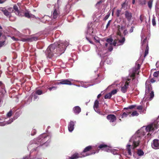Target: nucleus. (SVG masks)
<instances>
[{
	"instance_id": "nucleus-43",
	"label": "nucleus",
	"mask_w": 159,
	"mask_h": 159,
	"mask_svg": "<svg viewBox=\"0 0 159 159\" xmlns=\"http://www.w3.org/2000/svg\"><path fill=\"white\" fill-rule=\"evenodd\" d=\"M112 45H108L107 46H109V48H108V50L110 52L111 51L113 50V47H112Z\"/></svg>"
},
{
	"instance_id": "nucleus-64",
	"label": "nucleus",
	"mask_w": 159,
	"mask_h": 159,
	"mask_svg": "<svg viewBox=\"0 0 159 159\" xmlns=\"http://www.w3.org/2000/svg\"><path fill=\"white\" fill-rule=\"evenodd\" d=\"M135 3V0H133L132 3L134 4Z\"/></svg>"
},
{
	"instance_id": "nucleus-59",
	"label": "nucleus",
	"mask_w": 159,
	"mask_h": 159,
	"mask_svg": "<svg viewBox=\"0 0 159 159\" xmlns=\"http://www.w3.org/2000/svg\"><path fill=\"white\" fill-rule=\"evenodd\" d=\"M6 0H0V4L4 3Z\"/></svg>"
},
{
	"instance_id": "nucleus-58",
	"label": "nucleus",
	"mask_w": 159,
	"mask_h": 159,
	"mask_svg": "<svg viewBox=\"0 0 159 159\" xmlns=\"http://www.w3.org/2000/svg\"><path fill=\"white\" fill-rule=\"evenodd\" d=\"M150 81L151 83H153L155 82V80L154 79V78H152L151 80Z\"/></svg>"
},
{
	"instance_id": "nucleus-12",
	"label": "nucleus",
	"mask_w": 159,
	"mask_h": 159,
	"mask_svg": "<svg viewBox=\"0 0 159 159\" xmlns=\"http://www.w3.org/2000/svg\"><path fill=\"white\" fill-rule=\"evenodd\" d=\"M73 80H74L71 79L61 80H60V82H57L56 84L58 85L62 84L71 85L72 84L71 83V82L73 81Z\"/></svg>"
},
{
	"instance_id": "nucleus-57",
	"label": "nucleus",
	"mask_w": 159,
	"mask_h": 159,
	"mask_svg": "<svg viewBox=\"0 0 159 159\" xmlns=\"http://www.w3.org/2000/svg\"><path fill=\"white\" fill-rule=\"evenodd\" d=\"M117 16L118 17L119 16V14L120 12V11L119 10H117Z\"/></svg>"
},
{
	"instance_id": "nucleus-50",
	"label": "nucleus",
	"mask_w": 159,
	"mask_h": 159,
	"mask_svg": "<svg viewBox=\"0 0 159 159\" xmlns=\"http://www.w3.org/2000/svg\"><path fill=\"white\" fill-rule=\"evenodd\" d=\"M134 28V26H132L131 27V28L129 30V32L130 33H131L133 32Z\"/></svg>"
},
{
	"instance_id": "nucleus-51",
	"label": "nucleus",
	"mask_w": 159,
	"mask_h": 159,
	"mask_svg": "<svg viewBox=\"0 0 159 159\" xmlns=\"http://www.w3.org/2000/svg\"><path fill=\"white\" fill-rule=\"evenodd\" d=\"M128 31L127 30H124L123 32V34H124L125 35L128 34Z\"/></svg>"
},
{
	"instance_id": "nucleus-46",
	"label": "nucleus",
	"mask_w": 159,
	"mask_h": 159,
	"mask_svg": "<svg viewBox=\"0 0 159 159\" xmlns=\"http://www.w3.org/2000/svg\"><path fill=\"white\" fill-rule=\"evenodd\" d=\"M12 115V111H10L7 114V116L8 117H11Z\"/></svg>"
},
{
	"instance_id": "nucleus-1",
	"label": "nucleus",
	"mask_w": 159,
	"mask_h": 159,
	"mask_svg": "<svg viewBox=\"0 0 159 159\" xmlns=\"http://www.w3.org/2000/svg\"><path fill=\"white\" fill-rule=\"evenodd\" d=\"M69 45L67 41H59L50 45L45 51L48 58L54 59L64 52Z\"/></svg>"
},
{
	"instance_id": "nucleus-45",
	"label": "nucleus",
	"mask_w": 159,
	"mask_h": 159,
	"mask_svg": "<svg viewBox=\"0 0 159 159\" xmlns=\"http://www.w3.org/2000/svg\"><path fill=\"white\" fill-rule=\"evenodd\" d=\"M117 92V91L116 89H114L111 91L110 93L111 94V95H114Z\"/></svg>"
},
{
	"instance_id": "nucleus-8",
	"label": "nucleus",
	"mask_w": 159,
	"mask_h": 159,
	"mask_svg": "<svg viewBox=\"0 0 159 159\" xmlns=\"http://www.w3.org/2000/svg\"><path fill=\"white\" fill-rule=\"evenodd\" d=\"M50 137L47 135L46 134H43L41 135L37 138V140L41 144L45 142L47 139L48 140L44 143L46 146H47V144L50 143V140L49 139Z\"/></svg>"
},
{
	"instance_id": "nucleus-60",
	"label": "nucleus",
	"mask_w": 159,
	"mask_h": 159,
	"mask_svg": "<svg viewBox=\"0 0 159 159\" xmlns=\"http://www.w3.org/2000/svg\"><path fill=\"white\" fill-rule=\"evenodd\" d=\"M101 95H102L101 93H100L97 96L98 98H100L101 97Z\"/></svg>"
},
{
	"instance_id": "nucleus-63",
	"label": "nucleus",
	"mask_w": 159,
	"mask_h": 159,
	"mask_svg": "<svg viewBox=\"0 0 159 159\" xmlns=\"http://www.w3.org/2000/svg\"><path fill=\"white\" fill-rule=\"evenodd\" d=\"M108 17V16H107L105 18V20L107 19Z\"/></svg>"
},
{
	"instance_id": "nucleus-4",
	"label": "nucleus",
	"mask_w": 159,
	"mask_h": 159,
	"mask_svg": "<svg viewBox=\"0 0 159 159\" xmlns=\"http://www.w3.org/2000/svg\"><path fill=\"white\" fill-rule=\"evenodd\" d=\"M92 148V146H88L84 148L83 151L81 154L75 153L73 154L71 157H70V159H76L79 158H81L83 157H85L93 154L98 153L99 152V150H98L95 152H93L91 153H88L87 152L89 151Z\"/></svg>"
},
{
	"instance_id": "nucleus-15",
	"label": "nucleus",
	"mask_w": 159,
	"mask_h": 159,
	"mask_svg": "<svg viewBox=\"0 0 159 159\" xmlns=\"http://www.w3.org/2000/svg\"><path fill=\"white\" fill-rule=\"evenodd\" d=\"M56 6H57V8L54 9L53 12L52 14L51 15L52 18L54 19H55L57 18L59 16L60 14V11H59V8L58 7H57V5H56L55 6V7H56Z\"/></svg>"
},
{
	"instance_id": "nucleus-18",
	"label": "nucleus",
	"mask_w": 159,
	"mask_h": 159,
	"mask_svg": "<svg viewBox=\"0 0 159 159\" xmlns=\"http://www.w3.org/2000/svg\"><path fill=\"white\" fill-rule=\"evenodd\" d=\"M107 118L110 122L112 123L115 121L116 119L115 116L113 114L108 115L107 117Z\"/></svg>"
},
{
	"instance_id": "nucleus-55",
	"label": "nucleus",
	"mask_w": 159,
	"mask_h": 159,
	"mask_svg": "<svg viewBox=\"0 0 159 159\" xmlns=\"http://www.w3.org/2000/svg\"><path fill=\"white\" fill-rule=\"evenodd\" d=\"M93 37L95 40L97 42H99V38L98 37L94 36Z\"/></svg>"
},
{
	"instance_id": "nucleus-44",
	"label": "nucleus",
	"mask_w": 159,
	"mask_h": 159,
	"mask_svg": "<svg viewBox=\"0 0 159 159\" xmlns=\"http://www.w3.org/2000/svg\"><path fill=\"white\" fill-rule=\"evenodd\" d=\"M57 87H55V86H53L52 87H50L48 89L50 90V91H51L52 90H56L57 89Z\"/></svg>"
},
{
	"instance_id": "nucleus-31",
	"label": "nucleus",
	"mask_w": 159,
	"mask_h": 159,
	"mask_svg": "<svg viewBox=\"0 0 159 159\" xmlns=\"http://www.w3.org/2000/svg\"><path fill=\"white\" fill-rule=\"evenodd\" d=\"M137 153L139 156H141L143 155L144 154L143 152L141 149L138 150L137 152Z\"/></svg>"
},
{
	"instance_id": "nucleus-10",
	"label": "nucleus",
	"mask_w": 159,
	"mask_h": 159,
	"mask_svg": "<svg viewBox=\"0 0 159 159\" xmlns=\"http://www.w3.org/2000/svg\"><path fill=\"white\" fill-rule=\"evenodd\" d=\"M87 36H86V39L89 43L92 44L93 42L91 41L88 36H90L91 37H93L94 36V33L93 31V29L91 27H88L87 30L86 31Z\"/></svg>"
},
{
	"instance_id": "nucleus-36",
	"label": "nucleus",
	"mask_w": 159,
	"mask_h": 159,
	"mask_svg": "<svg viewBox=\"0 0 159 159\" xmlns=\"http://www.w3.org/2000/svg\"><path fill=\"white\" fill-rule=\"evenodd\" d=\"M139 114V113L137 111H135L132 113L131 114V116H138Z\"/></svg>"
},
{
	"instance_id": "nucleus-7",
	"label": "nucleus",
	"mask_w": 159,
	"mask_h": 159,
	"mask_svg": "<svg viewBox=\"0 0 159 159\" xmlns=\"http://www.w3.org/2000/svg\"><path fill=\"white\" fill-rule=\"evenodd\" d=\"M11 38L13 40L15 41H17L19 40L23 42L30 41L31 42L34 41H35L39 39V37L36 35H34L31 37H25L24 38H21L20 39H18L14 37H11Z\"/></svg>"
},
{
	"instance_id": "nucleus-6",
	"label": "nucleus",
	"mask_w": 159,
	"mask_h": 159,
	"mask_svg": "<svg viewBox=\"0 0 159 159\" xmlns=\"http://www.w3.org/2000/svg\"><path fill=\"white\" fill-rule=\"evenodd\" d=\"M98 148L102 150L107 152H111L114 155L118 154L119 153V150L118 149H111V148L105 144H101L99 145Z\"/></svg>"
},
{
	"instance_id": "nucleus-61",
	"label": "nucleus",
	"mask_w": 159,
	"mask_h": 159,
	"mask_svg": "<svg viewBox=\"0 0 159 159\" xmlns=\"http://www.w3.org/2000/svg\"><path fill=\"white\" fill-rule=\"evenodd\" d=\"M159 62H157V63H156V66L157 67L158 66V65H159Z\"/></svg>"
},
{
	"instance_id": "nucleus-48",
	"label": "nucleus",
	"mask_w": 159,
	"mask_h": 159,
	"mask_svg": "<svg viewBox=\"0 0 159 159\" xmlns=\"http://www.w3.org/2000/svg\"><path fill=\"white\" fill-rule=\"evenodd\" d=\"M5 43V41H0V48L4 45Z\"/></svg>"
},
{
	"instance_id": "nucleus-41",
	"label": "nucleus",
	"mask_w": 159,
	"mask_h": 159,
	"mask_svg": "<svg viewBox=\"0 0 159 159\" xmlns=\"http://www.w3.org/2000/svg\"><path fill=\"white\" fill-rule=\"evenodd\" d=\"M128 114L125 112H124L121 115V118L126 117L128 116Z\"/></svg>"
},
{
	"instance_id": "nucleus-40",
	"label": "nucleus",
	"mask_w": 159,
	"mask_h": 159,
	"mask_svg": "<svg viewBox=\"0 0 159 159\" xmlns=\"http://www.w3.org/2000/svg\"><path fill=\"white\" fill-rule=\"evenodd\" d=\"M159 75V71H157L154 72L153 74V76L155 77H158Z\"/></svg>"
},
{
	"instance_id": "nucleus-11",
	"label": "nucleus",
	"mask_w": 159,
	"mask_h": 159,
	"mask_svg": "<svg viewBox=\"0 0 159 159\" xmlns=\"http://www.w3.org/2000/svg\"><path fill=\"white\" fill-rule=\"evenodd\" d=\"M143 128V130L145 132V127H142ZM155 128L157 129V126L155 125L154 124H151L149 125H148L145 129V131L146 132H150L152 131H153L155 129Z\"/></svg>"
},
{
	"instance_id": "nucleus-21",
	"label": "nucleus",
	"mask_w": 159,
	"mask_h": 159,
	"mask_svg": "<svg viewBox=\"0 0 159 159\" xmlns=\"http://www.w3.org/2000/svg\"><path fill=\"white\" fill-rule=\"evenodd\" d=\"M98 105L99 102L98 100H97L95 102L93 106V108L96 112L100 113V110L98 109Z\"/></svg>"
},
{
	"instance_id": "nucleus-25",
	"label": "nucleus",
	"mask_w": 159,
	"mask_h": 159,
	"mask_svg": "<svg viewBox=\"0 0 159 159\" xmlns=\"http://www.w3.org/2000/svg\"><path fill=\"white\" fill-rule=\"evenodd\" d=\"M50 17L47 15H45L41 19V21L43 23H46V21H49L50 20Z\"/></svg>"
},
{
	"instance_id": "nucleus-29",
	"label": "nucleus",
	"mask_w": 159,
	"mask_h": 159,
	"mask_svg": "<svg viewBox=\"0 0 159 159\" xmlns=\"http://www.w3.org/2000/svg\"><path fill=\"white\" fill-rule=\"evenodd\" d=\"M47 89H46V90L45 91H43V92L41 90L38 89V90H37L36 91L35 93H36V94H38L39 95H40L43 94V93H45L46 92H47Z\"/></svg>"
},
{
	"instance_id": "nucleus-56",
	"label": "nucleus",
	"mask_w": 159,
	"mask_h": 159,
	"mask_svg": "<svg viewBox=\"0 0 159 159\" xmlns=\"http://www.w3.org/2000/svg\"><path fill=\"white\" fill-rule=\"evenodd\" d=\"M139 19H140V20H141V22H142L143 20V18L142 15H140V16Z\"/></svg>"
},
{
	"instance_id": "nucleus-37",
	"label": "nucleus",
	"mask_w": 159,
	"mask_h": 159,
	"mask_svg": "<svg viewBox=\"0 0 159 159\" xmlns=\"http://www.w3.org/2000/svg\"><path fill=\"white\" fill-rule=\"evenodd\" d=\"M152 24L154 26L156 25V21H155V17L154 16H153V18L152 19Z\"/></svg>"
},
{
	"instance_id": "nucleus-62",
	"label": "nucleus",
	"mask_w": 159,
	"mask_h": 159,
	"mask_svg": "<svg viewBox=\"0 0 159 159\" xmlns=\"http://www.w3.org/2000/svg\"><path fill=\"white\" fill-rule=\"evenodd\" d=\"M100 115H103V116H104L105 115V114H103V113H102L101 112H100V113H98Z\"/></svg>"
},
{
	"instance_id": "nucleus-34",
	"label": "nucleus",
	"mask_w": 159,
	"mask_h": 159,
	"mask_svg": "<svg viewBox=\"0 0 159 159\" xmlns=\"http://www.w3.org/2000/svg\"><path fill=\"white\" fill-rule=\"evenodd\" d=\"M152 0H150L148 2V6L150 9H151L152 7Z\"/></svg>"
},
{
	"instance_id": "nucleus-26",
	"label": "nucleus",
	"mask_w": 159,
	"mask_h": 159,
	"mask_svg": "<svg viewBox=\"0 0 159 159\" xmlns=\"http://www.w3.org/2000/svg\"><path fill=\"white\" fill-rule=\"evenodd\" d=\"M13 11H14V12L16 14L19 16H20L21 14L19 12L17 7L16 5H15L13 6V8H12Z\"/></svg>"
},
{
	"instance_id": "nucleus-42",
	"label": "nucleus",
	"mask_w": 159,
	"mask_h": 159,
	"mask_svg": "<svg viewBox=\"0 0 159 159\" xmlns=\"http://www.w3.org/2000/svg\"><path fill=\"white\" fill-rule=\"evenodd\" d=\"M37 94L35 93H33L32 94V96L33 97L34 99V100H35L37 98H38V96L37 95Z\"/></svg>"
},
{
	"instance_id": "nucleus-33",
	"label": "nucleus",
	"mask_w": 159,
	"mask_h": 159,
	"mask_svg": "<svg viewBox=\"0 0 159 159\" xmlns=\"http://www.w3.org/2000/svg\"><path fill=\"white\" fill-rule=\"evenodd\" d=\"M112 60L111 58H107L105 60V62L107 64H110L111 63Z\"/></svg>"
},
{
	"instance_id": "nucleus-13",
	"label": "nucleus",
	"mask_w": 159,
	"mask_h": 159,
	"mask_svg": "<svg viewBox=\"0 0 159 159\" xmlns=\"http://www.w3.org/2000/svg\"><path fill=\"white\" fill-rule=\"evenodd\" d=\"M146 42L147 38H145L143 40V41L142 42V48H144L146 46V45H147L144 56V57L146 56L148 53L149 48L147 43H146Z\"/></svg>"
},
{
	"instance_id": "nucleus-16",
	"label": "nucleus",
	"mask_w": 159,
	"mask_h": 159,
	"mask_svg": "<svg viewBox=\"0 0 159 159\" xmlns=\"http://www.w3.org/2000/svg\"><path fill=\"white\" fill-rule=\"evenodd\" d=\"M107 43H105V46L107 47L108 45H113L115 46L116 45V43L114 41L113 42V40L111 38H109L106 40Z\"/></svg>"
},
{
	"instance_id": "nucleus-5",
	"label": "nucleus",
	"mask_w": 159,
	"mask_h": 159,
	"mask_svg": "<svg viewBox=\"0 0 159 159\" xmlns=\"http://www.w3.org/2000/svg\"><path fill=\"white\" fill-rule=\"evenodd\" d=\"M150 82L149 80H147L146 82V90L145 97L146 98L149 96V99L151 100L154 96V92L151 91L152 89L151 85H150Z\"/></svg>"
},
{
	"instance_id": "nucleus-17",
	"label": "nucleus",
	"mask_w": 159,
	"mask_h": 159,
	"mask_svg": "<svg viewBox=\"0 0 159 159\" xmlns=\"http://www.w3.org/2000/svg\"><path fill=\"white\" fill-rule=\"evenodd\" d=\"M125 16L129 22L130 21L132 18V13L128 11H125Z\"/></svg>"
},
{
	"instance_id": "nucleus-28",
	"label": "nucleus",
	"mask_w": 159,
	"mask_h": 159,
	"mask_svg": "<svg viewBox=\"0 0 159 159\" xmlns=\"http://www.w3.org/2000/svg\"><path fill=\"white\" fill-rule=\"evenodd\" d=\"M125 40V38L122 37L120 39H118V42L120 43L119 44H118V45H121L123 44L124 43Z\"/></svg>"
},
{
	"instance_id": "nucleus-14",
	"label": "nucleus",
	"mask_w": 159,
	"mask_h": 159,
	"mask_svg": "<svg viewBox=\"0 0 159 159\" xmlns=\"http://www.w3.org/2000/svg\"><path fill=\"white\" fill-rule=\"evenodd\" d=\"M151 146L152 148L154 149H159V140L157 139L153 140L151 143Z\"/></svg>"
},
{
	"instance_id": "nucleus-20",
	"label": "nucleus",
	"mask_w": 159,
	"mask_h": 159,
	"mask_svg": "<svg viewBox=\"0 0 159 159\" xmlns=\"http://www.w3.org/2000/svg\"><path fill=\"white\" fill-rule=\"evenodd\" d=\"M25 16L28 18H35L36 19H40V18L38 17H36L34 15L31 14L29 11H27L25 13Z\"/></svg>"
},
{
	"instance_id": "nucleus-2",
	"label": "nucleus",
	"mask_w": 159,
	"mask_h": 159,
	"mask_svg": "<svg viewBox=\"0 0 159 159\" xmlns=\"http://www.w3.org/2000/svg\"><path fill=\"white\" fill-rule=\"evenodd\" d=\"M143 128L138 130L129 139V144L126 146V149L129 155L132 154V150L133 151L135 148L140 145L142 138L145 135Z\"/></svg>"
},
{
	"instance_id": "nucleus-32",
	"label": "nucleus",
	"mask_w": 159,
	"mask_h": 159,
	"mask_svg": "<svg viewBox=\"0 0 159 159\" xmlns=\"http://www.w3.org/2000/svg\"><path fill=\"white\" fill-rule=\"evenodd\" d=\"M112 95L110 93H109L107 94H106L105 97L104 98L105 99H110Z\"/></svg>"
},
{
	"instance_id": "nucleus-24",
	"label": "nucleus",
	"mask_w": 159,
	"mask_h": 159,
	"mask_svg": "<svg viewBox=\"0 0 159 159\" xmlns=\"http://www.w3.org/2000/svg\"><path fill=\"white\" fill-rule=\"evenodd\" d=\"M13 120L12 119H10L9 121H3V122H0V126H4L7 124H11L13 122Z\"/></svg>"
},
{
	"instance_id": "nucleus-54",
	"label": "nucleus",
	"mask_w": 159,
	"mask_h": 159,
	"mask_svg": "<svg viewBox=\"0 0 159 159\" xmlns=\"http://www.w3.org/2000/svg\"><path fill=\"white\" fill-rule=\"evenodd\" d=\"M111 21V20H109L108 21V22L106 25V28H107L109 26V25H110Z\"/></svg>"
},
{
	"instance_id": "nucleus-3",
	"label": "nucleus",
	"mask_w": 159,
	"mask_h": 159,
	"mask_svg": "<svg viewBox=\"0 0 159 159\" xmlns=\"http://www.w3.org/2000/svg\"><path fill=\"white\" fill-rule=\"evenodd\" d=\"M140 65L138 64L136 68L133 69L132 70L133 73L130 74L128 77L124 78L123 79V81L122 83L121 87V91L123 93L126 92L129 83L131 82L133 84H135L138 83V80L137 79H135L134 78L135 74L139 73L138 70L139 69Z\"/></svg>"
},
{
	"instance_id": "nucleus-38",
	"label": "nucleus",
	"mask_w": 159,
	"mask_h": 159,
	"mask_svg": "<svg viewBox=\"0 0 159 159\" xmlns=\"http://www.w3.org/2000/svg\"><path fill=\"white\" fill-rule=\"evenodd\" d=\"M146 0H140V3L141 5H143L146 4Z\"/></svg>"
},
{
	"instance_id": "nucleus-30",
	"label": "nucleus",
	"mask_w": 159,
	"mask_h": 159,
	"mask_svg": "<svg viewBox=\"0 0 159 159\" xmlns=\"http://www.w3.org/2000/svg\"><path fill=\"white\" fill-rule=\"evenodd\" d=\"M125 28V25H121L120 28H119V32L118 33V35H119L120 37H121V34L120 32V30H124Z\"/></svg>"
},
{
	"instance_id": "nucleus-49",
	"label": "nucleus",
	"mask_w": 159,
	"mask_h": 159,
	"mask_svg": "<svg viewBox=\"0 0 159 159\" xmlns=\"http://www.w3.org/2000/svg\"><path fill=\"white\" fill-rule=\"evenodd\" d=\"M36 133V130L34 129H33L32 130V132L31 134L32 135H34Z\"/></svg>"
},
{
	"instance_id": "nucleus-47",
	"label": "nucleus",
	"mask_w": 159,
	"mask_h": 159,
	"mask_svg": "<svg viewBox=\"0 0 159 159\" xmlns=\"http://www.w3.org/2000/svg\"><path fill=\"white\" fill-rule=\"evenodd\" d=\"M16 32L17 33H16V35L18 37H21L23 36L22 34H21L19 32Z\"/></svg>"
},
{
	"instance_id": "nucleus-23",
	"label": "nucleus",
	"mask_w": 159,
	"mask_h": 159,
	"mask_svg": "<svg viewBox=\"0 0 159 159\" xmlns=\"http://www.w3.org/2000/svg\"><path fill=\"white\" fill-rule=\"evenodd\" d=\"M80 83H81L80 85H76L78 87H80L81 86V87H84L85 88H87L88 87H89L90 86L93 85V84L91 85V84H87L86 83H84V82H81Z\"/></svg>"
},
{
	"instance_id": "nucleus-27",
	"label": "nucleus",
	"mask_w": 159,
	"mask_h": 159,
	"mask_svg": "<svg viewBox=\"0 0 159 159\" xmlns=\"http://www.w3.org/2000/svg\"><path fill=\"white\" fill-rule=\"evenodd\" d=\"M104 1V0H101L100 1L98 2L96 5V7L98 8H99L100 7H101Z\"/></svg>"
},
{
	"instance_id": "nucleus-52",
	"label": "nucleus",
	"mask_w": 159,
	"mask_h": 159,
	"mask_svg": "<svg viewBox=\"0 0 159 159\" xmlns=\"http://www.w3.org/2000/svg\"><path fill=\"white\" fill-rule=\"evenodd\" d=\"M135 107V105H131L129 106L127 108H129V109H132L134 108Z\"/></svg>"
},
{
	"instance_id": "nucleus-53",
	"label": "nucleus",
	"mask_w": 159,
	"mask_h": 159,
	"mask_svg": "<svg viewBox=\"0 0 159 159\" xmlns=\"http://www.w3.org/2000/svg\"><path fill=\"white\" fill-rule=\"evenodd\" d=\"M137 109L139 110H142V107L141 106H138L137 107Z\"/></svg>"
},
{
	"instance_id": "nucleus-22",
	"label": "nucleus",
	"mask_w": 159,
	"mask_h": 159,
	"mask_svg": "<svg viewBox=\"0 0 159 159\" xmlns=\"http://www.w3.org/2000/svg\"><path fill=\"white\" fill-rule=\"evenodd\" d=\"M73 111L75 114H78L81 111L80 108L78 106H75L73 108Z\"/></svg>"
},
{
	"instance_id": "nucleus-39",
	"label": "nucleus",
	"mask_w": 159,
	"mask_h": 159,
	"mask_svg": "<svg viewBox=\"0 0 159 159\" xmlns=\"http://www.w3.org/2000/svg\"><path fill=\"white\" fill-rule=\"evenodd\" d=\"M2 29V28L1 26H0V29ZM2 30H0V37H1V36H2V37L4 38V39H6V37L2 35Z\"/></svg>"
},
{
	"instance_id": "nucleus-9",
	"label": "nucleus",
	"mask_w": 159,
	"mask_h": 159,
	"mask_svg": "<svg viewBox=\"0 0 159 159\" xmlns=\"http://www.w3.org/2000/svg\"><path fill=\"white\" fill-rule=\"evenodd\" d=\"M13 11L12 7H1L0 12L3 13L7 17H10L11 16V13Z\"/></svg>"
},
{
	"instance_id": "nucleus-19",
	"label": "nucleus",
	"mask_w": 159,
	"mask_h": 159,
	"mask_svg": "<svg viewBox=\"0 0 159 159\" xmlns=\"http://www.w3.org/2000/svg\"><path fill=\"white\" fill-rule=\"evenodd\" d=\"M75 121H70L68 125V129L70 132H72L74 128L75 123Z\"/></svg>"
},
{
	"instance_id": "nucleus-35",
	"label": "nucleus",
	"mask_w": 159,
	"mask_h": 159,
	"mask_svg": "<svg viewBox=\"0 0 159 159\" xmlns=\"http://www.w3.org/2000/svg\"><path fill=\"white\" fill-rule=\"evenodd\" d=\"M83 49L84 51L86 52L89 50V47L88 46L85 45L83 47Z\"/></svg>"
}]
</instances>
